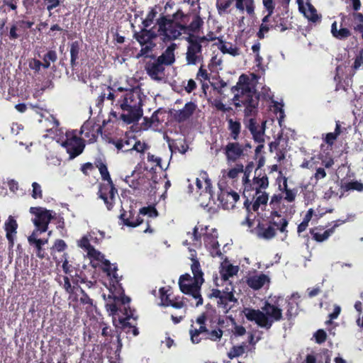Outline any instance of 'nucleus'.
I'll return each instance as SVG.
<instances>
[{"mask_svg":"<svg viewBox=\"0 0 363 363\" xmlns=\"http://www.w3.org/2000/svg\"><path fill=\"white\" fill-rule=\"evenodd\" d=\"M203 20L198 13H184L178 10L172 18L162 16L157 21L158 33L164 41L179 38L182 33L189 35L191 32L199 33L203 26Z\"/></svg>","mask_w":363,"mask_h":363,"instance_id":"obj_1","label":"nucleus"},{"mask_svg":"<svg viewBox=\"0 0 363 363\" xmlns=\"http://www.w3.org/2000/svg\"><path fill=\"white\" fill-rule=\"evenodd\" d=\"M232 92L238 91L233 97L236 107H244L245 116H255L259 101V95L250 87L248 77L242 74L240 76L235 86L231 88Z\"/></svg>","mask_w":363,"mask_h":363,"instance_id":"obj_2","label":"nucleus"},{"mask_svg":"<svg viewBox=\"0 0 363 363\" xmlns=\"http://www.w3.org/2000/svg\"><path fill=\"white\" fill-rule=\"evenodd\" d=\"M191 261V269L194 277H191L189 274L182 275L179 279V286L183 294L191 296L196 300L195 306L198 307L203 304L201 287L204 282L203 273L199 260L192 258Z\"/></svg>","mask_w":363,"mask_h":363,"instance_id":"obj_3","label":"nucleus"},{"mask_svg":"<svg viewBox=\"0 0 363 363\" xmlns=\"http://www.w3.org/2000/svg\"><path fill=\"white\" fill-rule=\"evenodd\" d=\"M191 261V269L194 277H191L189 274L182 275L179 279V286L183 294L191 296L196 300L195 306L198 307L203 304L201 287L204 282L203 273L199 260L192 258Z\"/></svg>","mask_w":363,"mask_h":363,"instance_id":"obj_4","label":"nucleus"},{"mask_svg":"<svg viewBox=\"0 0 363 363\" xmlns=\"http://www.w3.org/2000/svg\"><path fill=\"white\" fill-rule=\"evenodd\" d=\"M242 312L247 320L255 321L258 326L266 330H269L274 322L283 319L282 309L276 303L272 304L268 301L264 303L262 311L245 308Z\"/></svg>","mask_w":363,"mask_h":363,"instance_id":"obj_5","label":"nucleus"},{"mask_svg":"<svg viewBox=\"0 0 363 363\" xmlns=\"http://www.w3.org/2000/svg\"><path fill=\"white\" fill-rule=\"evenodd\" d=\"M117 105L123 111L120 118L127 125L138 122L143 116L142 99L133 90L127 91L118 100Z\"/></svg>","mask_w":363,"mask_h":363,"instance_id":"obj_6","label":"nucleus"},{"mask_svg":"<svg viewBox=\"0 0 363 363\" xmlns=\"http://www.w3.org/2000/svg\"><path fill=\"white\" fill-rule=\"evenodd\" d=\"M133 37L141 46V49L137 55L138 58L147 57L156 46L154 40L157 35L152 28L148 29L143 27L139 31L135 30Z\"/></svg>","mask_w":363,"mask_h":363,"instance_id":"obj_7","label":"nucleus"},{"mask_svg":"<svg viewBox=\"0 0 363 363\" xmlns=\"http://www.w3.org/2000/svg\"><path fill=\"white\" fill-rule=\"evenodd\" d=\"M196 33L191 32L189 35L184 38L187 42L186 62L189 65H196L203 61L202 54L203 45L196 38Z\"/></svg>","mask_w":363,"mask_h":363,"instance_id":"obj_8","label":"nucleus"},{"mask_svg":"<svg viewBox=\"0 0 363 363\" xmlns=\"http://www.w3.org/2000/svg\"><path fill=\"white\" fill-rule=\"evenodd\" d=\"M140 215H148L150 217L157 216V211L154 206L143 207L139 212L135 210H130L128 212L123 211L120 215V219L122 220L123 225L129 227H136L143 223V219Z\"/></svg>","mask_w":363,"mask_h":363,"instance_id":"obj_9","label":"nucleus"},{"mask_svg":"<svg viewBox=\"0 0 363 363\" xmlns=\"http://www.w3.org/2000/svg\"><path fill=\"white\" fill-rule=\"evenodd\" d=\"M29 211L31 214L35 216L33 222L37 230H39L40 233L46 232L50 220L53 219L55 216H52V211L38 206L30 207ZM54 214L56 213H55Z\"/></svg>","mask_w":363,"mask_h":363,"instance_id":"obj_10","label":"nucleus"},{"mask_svg":"<svg viewBox=\"0 0 363 363\" xmlns=\"http://www.w3.org/2000/svg\"><path fill=\"white\" fill-rule=\"evenodd\" d=\"M106 182V183L99 184L97 195L99 198L104 201L107 209L111 211L115 205L118 189L115 186L113 180Z\"/></svg>","mask_w":363,"mask_h":363,"instance_id":"obj_11","label":"nucleus"},{"mask_svg":"<svg viewBox=\"0 0 363 363\" xmlns=\"http://www.w3.org/2000/svg\"><path fill=\"white\" fill-rule=\"evenodd\" d=\"M67 139L62 142V145L69 154V160H73L81 155L85 147L84 140L77 135L69 136L67 133Z\"/></svg>","mask_w":363,"mask_h":363,"instance_id":"obj_12","label":"nucleus"},{"mask_svg":"<svg viewBox=\"0 0 363 363\" xmlns=\"http://www.w3.org/2000/svg\"><path fill=\"white\" fill-rule=\"evenodd\" d=\"M223 152L228 162H235L240 159L244 158L243 149L241 143L237 141L229 142L223 148Z\"/></svg>","mask_w":363,"mask_h":363,"instance_id":"obj_13","label":"nucleus"},{"mask_svg":"<svg viewBox=\"0 0 363 363\" xmlns=\"http://www.w3.org/2000/svg\"><path fill=\"white\" fill-rule=\"evenodd\" d=\"M145 71L148 76L153 80L160 81L164 76V65L157 59L149 61L145 64Z\"/></svg>","mask_w":363,"mask_h":363,"instance_id":"obj_14","label":"nucleus"},{"mask_svg":"<svg viewBox=\"0 0 363 363\" xmlns=\"http://www.w3.org/2000/svg\"><path fill=\"white\" fill-rule=\"evenodd\" d=\"M134 313L135 309H131L130 308H127L125 307V312L123 313V315L125 317L119 318L118 321L121 329L125 331L126 333H132L134 336H137L139 334L138 329L128 322L130 318L134 320L138 318L137 316H134Z\"/></svg>","mask_w":363,"mask_h":363,"instance_id":"obj_15","label":"nucleus"},{"mask_svg":"<svg viewBox=\"0 0 363 363\" xmlns=\"http://www.w3.org/2000/svg\"><path fill=\"white\" fill-rule=\"evenodd\" d=\"M101 133V128L91 121H85L81 127L80 134L87 138L89 143L96 141L99 134Z\"/></svg>","mask_w":363,"mask_h":363,"instance_id":"obj_16","label":"nucleus"},{"mask_svg":"<svg viewBox=\"0 0 363 363\" xmlns=\"http://www.w3.org/2000/svg\"><path fill=\"white\" fill-rule=\"evenodd\" d=\"M239 199L240 195L233 191H222L218 195V200L225 209H233Z\"/></svg>","mask_w":363,"mask_h":363,"instance_id":"obj_17","label":"nucleus"},{"mask_svg":"<svg viewBox=\"0 0 363 363\" xmlns=\"http://www.w3.org/2000/svg\"><path fill=\"white\" fill-rule=\"evenodd\" d=\"M196 108L197 106L194 102H187L182 109L176 111L174 118L179 123L184 122L194 114Z\"/></svg>","mask_w":363,"mask_h":363,"instance_id":"obj_18","label":"nucleus"},{"mask_svg":"<svg viewBox=\"0 0 363 363\" xmlns=\"http://www.w3.org/2000/svg\"><path fill=\"white\" fill-rule=\"evenodd\" d=\"M227 130L229 133V138L237 141L241 133L242 125L239 118H226Z\"/></svg>","mask_w":363,"mask_h":363,"instance_id":"obj_19","label":"nucleus"},{"mask_svg":"<svg viewBox=\"0 0 363 363\" xmlns=\"http://www.w3.org/2000/svg\"><path fill=\"white\" fill-rule=\"evenodd\" d=\"M256 233L258 238L264 240H271L276 236L277 232L272 225L259 222L256 228Z\"/></svg>","mask_w":363,"mask_h":363,"instance_id":"obj_20","label":"nucleus"},{"mask_svg":"<svg viewBox=\"0 0 363 363\" xmlns=\"http://www.w3.org/2000/svg\"><path fill=\"white\" fill-rule=\"evenodd\" d=\"M177 45L174 43H171L157 59L164 66L172 65L175 62L174 50Z\"/></svg>","mask_w":363,"mask_h":363,"instance_id":"obj_21","label":"nucleus"},{"mask_svg":"<svg viewBox=\"0 0 363 363\" xmlns=\"http://www.w3.org/2000/svg\"><path fill=\"white\" fill-rule=\"evenodd\" d=\"M87 255L91 259L101 262L104 265L102 268L103 271L106 272L107 275H111V262L109 260L105 259L104 255L96 250L94 247L92 249L89 250Z\"/></svg>","mask_w":363,"mask_h":363,"instance_id":"obj_22","label":"nucleus"},{"mask_svg":"<svg viewBox=\"0 0 363 363\" xmlns=\"http://www.w3.org/2000/svg\"><path fill=\"white\" fill-rule=\"evenodd\" d=\"M323 226H318L311 228L309 230L310 234L312 235L313 240L317 242H323L327 240L330 235L333 234V228H328L323 233L318 232V230H323Z\"/></svg>","mask_w":363,"mask_h":363,"instance_id":"obj_23","label":"nucleus"},{"mask_svg":"<svg viewBox=\"0 0 363 363\" xmlns=\"http://www.w3.org/2000/svg\"><path fill=\"white\" fill-rule=\"evenodd\" d=\"M267 281H269V277L264 274H261L259 275L252 276L248 278L247 280V284L254 290H258L261 289Z\"/></svg>","mask_w":363,"mask_h":363,"instance_id":"obj_24","label":"nucleus"},{"mask_svg":"<svg viewBox=\"0 0 363 363\" xmlns=\"http://www.w3.org/2000/svg\"><path fill=\"white\" fill-rule=\"evenodd\" d=\"M306 6L307 9H306L303 5L300 6V11L303 13L304 16L308 18V21L313 23L317 22L320 17L317 13L316 9L311 3H306Z\"/></svg>","mask_w":363,"mask_h":363,"instance_id":"obj_25","label":"nucleus"},{"mask_svg":"<svg viewBox=\"0 0 363 363\" xmlns=\"http://www.w3.org/2000/svg\"><path fill=\"white\" fill-rule=\"evenodd\" d=\"M340 187V198H342L346 191L351 190H356L357 191H363V184L358 181H352L345 183L341 182Z\"/></svg>","mask_w":363,"mask_h":363,"instance_id":"obj_26","label":"nucleus"},{"mask_svg":"<svg viewBox=\"0 0 363 363\" xmlns=\"http://www.w3.org/2000/svg\"><path fill=\"white\" fill-rule=\"evenodd\" d=\"M94 165L98 168L103 181L106 182L112 180L108 170L107 164L104 159L101 157L96 158L94 160Z\"/></svg>","mask_w":363,"mask_h":363,"instance_id":"obj_27","label":"nucleus"},{"mask_svg":"<svg viewBox=\"0 0 363 363\" xmlns=\"http://www.w3.org/2000/svg\"><path fill=\"white\" fill-rule=\"evenodd\" d=\"M70 65L72 69L78 65L80 53V43L78 40L72 42L70 44Z\"/></svg>","mask_w":363,"mask_h":363,"instance_id":"obj_28","label":"nucleus"},{"mask_svg":"<svg viewBox=\"0 0 363 363\" xmlns=\"http://www.w3.org/2000/svg\"><path fill=\"white\" fill-rule=\"evenodd\" d=\"M208 332V329L206 328V325H200L199 328H195L194 325H191L189 330L191 342L194 344L199 343L202 340V338L200 337V335L204 334L206 336Z\"/></svg>","mask_w":363,"mask_h":363,"instance_id":"obj_29","label":"nucleus"},{"mask_svg":"<svg viewBox=\"0 0 363 363\" xmlns=\"http://www.w3.org/2000/svg\"><path fill=\"white\" fill-rule=\"evenodd\" d=\"M238 300L235 298L233 293V289L232 288L229 291L228 288H225V290L223 291L220 300L218 301V306H223V308H226L229 302L236 303Z\"/></svg>","mask_w":363,"mask_h":363,"instance_id":"obj_30","label":"nucleus"},{"mask_svg":"<svg viewBox=\"0 0 363 363\" xmlns=\"http://www.w3.org/2000/svg\"><path fill=\"white\" fill-rule=\"evenodd\" d=\"M331 33L334 38L338 40H345L351 35L350 30L347 28L337 29V24L334 21L331 26Z\"/></svg>","mask_w":363,"mask_h":363,"instance_id":"obj_31","label":"nucleus"},{"mask_svg":"<svg viewBox=\"0 0 363 363\" xmlns=\"http://www.w3.org/2000/svg\"><path fill=\"white\" fill-rule=\"evenodd\" d=\"M238 269V266H234L233 264H228L226 267H223L220 270L222 279L228 281L230 277L237 274Z\"/></svg>","mask_w":363,"mask_h":363,"instance_id":"obj_32","label":"nucleus"},{"mask_svg":"<svg viewBox=\"0 0 363 363\" xmlns=\"http://www.w3.org/2000/svg\"><path fill=\"white\" fill-rule=\"evenodd\" d=\"M261 174H259L257 177H255L253 179V184L252 185L255 186L253 189L256 190V194L259 193L260 189H266L269 185L268 177L266 174L260 177Z\"/></svg>","mask_w":363,"mask_h":363,"instance_id":"obj_33","label":"nucleus"},{"mask_svg":"<svg viewBox=\"0 0 363 363\" xmlns=\"http://www.w3.org/2000/svg\"><path fill=\"white\" fill-rule=\"evenodd\" d=\"M254 167L253 162H250L247 164V165L245 167V168H243V172L244 176L242 177V183L245 186L244 191H248L249 188H251L252 184L250 183V174L252 172Z\"/></svg>","mask_w":363,"mask_h":363,"instance_id":"obj_34","label":"nucleus"},{"mask_svg":"<svg viewBox=\"0 0 363 363\" xmlns=\"http://www.w3.org/2000/svg\"><path fill=\"white\" fill-rule=\"evenodd\" d=\"M245 347L246 345L245 342H242L240 345L233 346L227 354L228 357L233 359L242 355L245 352Z\"/></svg>","mask_w":363,"mask_h":363,"instance_id":"obj_35","label":"nucleus"},{"mask_svg":"<svg viewBox=\"0 0 363 363\" xmlns=\"http://www.w3.org/2000/svg\"><path fill=\"white\" fill-rule=\"evenodd\" d=\"M22 4L27 13L31 12L35 8L40 10L43 9L41 0H23Z\"/></svg>","mask_w":363,"mask_h":363,"instance_id":"obj_36","label":"nucleus"},{"mask_svg":"<svg viewBox=\"0 0 363 363\" xmlns=\"http://www.w3.org/2000/svg\"><path fill=\"white\" fill-rule=\"evenodd\" d=\"M298 303L294 301H288L286 305V318L291 320L298 314Z\"/></svg>","mask_w":363,"mask_h":363,"instance_id":"obj_37","label":"nucleus"},{"mask_svg":"<svg viewBox=\"0 0 363 363\" xmlns=\"http://www.w3.org/2000/svg\"><path fill=\"white\" fill-rule=\"evenodd\" d=\"M171 291L170 287L166 288V287H162L159 290L160 293V298L161 299V303L160 306L166 307V303H169L172 299L170 298L171 293L169 292Z\"/></svg>","mask_w":363,"mask_h":363,"instance_id":"obj_38","label":"nucleus"},{"mask_svg":"<svg viewBox=\"0 0 363 363\" xmlns=\"http://www.w3.org/2000/svg\"><path fill=\"white\" fill-rule=\"evenodd\" d=\"M219 50L224 54H230L233 56H236L239 55V49L236 46H233L231 43H228L226 44H223L220 45Z\"/></svg>","mask_w":363,"mask_h":363,"instance_id":"obj_39","label":"nucleus"},{"mask_svg":"<svg viewBox=\"0 0 363 363\" xmlns=\"http://www.w3.org/2000/svg\"><path fill=\"white\" fill-rule=\"evenodd\" d=\"M223 335V332L220 328L214 329L212 330H209L207 333L204 339L210 340L213 342H216L220 340Z\"/></svg>","mask_w":363,"mask_h":363,"instance_id":"obj_40","label":"nucleus"},{"mask_svg":"<svg viewBox=\"0 0 363 363\" xmlns=\"http://www.w3.org/2000/svg\"><path fill=\"white\" fill-rule=\"evenodd\" d=\"M196 33V38L203 43V46L206 47L208 45L209 42L214 41L217 39L216 34L213 31H210L206 35H199Z\"/></svg>","mask_w":363,"mask_h":363,"instance_id":"obj_41","label":"nucleus"},{"mask_svg":"<svg viewBox=\"0 0 363 363\" xmlns=\"http://www.w3.org/2000/svg\"><path fill=\"white\" fill-rule=\"evenodd\" d=\"M18 224L15 218L12 216H9L4 223V230L6 234L10 231L13 230L14 229H18Z\"/></svg>","mask_w":363,"mask_h":363,"instance_id":"obj_42","label":"nucleus"},{"mask_svg":"<svg viewBox=\"0 0 363 363\" xmlns=\"http://www.w3.org/2000/svg\"><path fill=\"white\" fill-rule=\"evenodd\" d=\"M149 148V145L145 143L141 142L139 140H137L135 138V140H133V145L131 146V149H133V151H136L139 153H144L146 150Z\"/></svg>","mask_w":363,"mask_h":363,"instance_id":"obj_43","label":"nucleus"},{"mask_svg":"<svg viewBox=\"0 0 363 363\" xmlns=\"http://www.w3.org/2000/svg\"><path fill=\"white\" fill-rule=\"evenodd\" d=\"M157 13V12L155 9L152 8L142 22L143 27L148 28L152 24Z\"/></svg>","mask_w":363,"mask_h":363,"instance_id":"obj_44","label":"nucleus"},{"mask_svg":"<svg viewBox=\"0 0 363 363\" xmlns=\"http://www.w3.org/2000/svg\"><path fill=\"white\" fill-rule=\"evenodd\" d=\"M282 223H276L274 221V220H269V224L272 225L274 228H276V230H279L281 233H285L286 235L288 233V230H286V227L289 224V222L286 219H281Z\"/></svg>","mask_w":363,"mask_h":363,"instance_id":"obj_45","label":"nucleus"},{"mask_svg":"<svg viewBox=\"0 0 363 363\" xmlns=\"http://www.w3.org/2000/svg\"><path fill=\"white\" fill-rule=\"evenodd\" d=\"M43 4V9L46 6V9L51 13L52 10L60 6L62 1L61 0H41Z\"/></svg>","mask_w":363,"mask_h":363,"instance_id":"obj_46","label":"nucleus"},{"mask_svg":"<svg viewBox=\"0 0 363 363\" xmlns=\"http://www.w3.org/2000/svg\"><path fill=\"white\" fill-rule=\"evenodd\" d=\"M79 290L81 294V297L79 298L80 303L82 305H86L91 308L93 306V299H91L81 287H79Z\"/></svg>","mask_w":363,"mask_h":363,"instance_id":"obj_47","label":"nucleus"},{"mask_svg":"<svg viewBox=\"0 0 363 363\" xmlns=\"http://www.w3.org/2000/svg\"><path fill=\"white\" fill-rule=\"evenodd\" d=\"M31 196L34 199H43V190L41 186L38 182H33L32 184Z\"/></svg>","mask_w":363,"mask_h":363,"instance_id":"obj_48","label":"nucleus"},{"mask_svg":"<svg viewBox=\"0 0 363 363\" xmlns=\"http://www.w3.org/2000/svg\"><path fill=\"white\" fill-rule=\"evenodd\" d=\"M67 247L66 242L62 239H57L55 241L53 246L50 248L51 254L53 251L59 252L65 251Z\"/></svg>","mask_w":363,"mask_h":363,"instance_id":"obj_49","label":"nucleus"},{"mask_svg":"<svg viewBox=\"0 0 363 363\" xmlns=\"http://www.w3.org/2000/svg\"><path fill=\"white\" fill-rule=\"evenodd\" d=\"M276 26L262 23L259 26L257 36L259 39L264 38L265 33L269 32L271 28H275Z\"/></svg>","mask_w":363,"mask_h":363,"instance_id":"obj_50","label":"nucleus"},{"mask_svg":"<svg viewBox=\"0 0 363 363\" xmlns=\"http://www.w3.org/2000/svg\"><path fill=\"white\" fill-rule=\"evenodd\" d=\"M243 172V165L242 164H237L234 168L230 169L227 176L230 179L236 178L240 173Z\"/></svg>","mask_w":363,"mask_h":363,"instance_id":"obj_51","label":"nucleus"},{"mask_svg":"<svg viewBox=\"0 0 363 363\" xmlns=\"http://www.w3.org/2000/svg\"><path fill=\"white\" fill-rule=\"evenodd\" d=\"M314 337L315 339V342L318 344H322L326 341L327 339V333L323 329L318 330L314 333Z\"/></svg>","mask_w":363,"mask_h":363,"instance_id":"obj_52","label":"nucleus"},{"mask_svg":"<svg viewBox=\"0 0 363 363\" xmlns=\"http://www.w3.org/2000/svg\"><path fill=\"white\" fill-rule=\"evenodd\" d=\"M16 236H17V229H14L13 230L10 231L6 234V238L8 240L9 250L13 249Z\"/></svg>","mask_w":363,"mask_h":363,"instance_id":"obj_53","label":"nucleus"},{"mask_svg":"<svg viewBox=\"0 0 363 363\" xmlns=\"http://www.w3.org/2000/svg\"><path fill=\"white\" fill-rule=\"evenodd\" d=\"M133 140H135V137L128 138L125 135L123 138V143H124V152H132L133 149H131V146L133 145Z\"/></svg>","mask_w":363,"mask_h":363,"instance_id":"obj_54","label":"nucleus"},{"mask_svg":"<svg viewBox=\"0 0 363 363\" xmlns=\"http://www.w3.org/2000/svg\"><path fill=\"white\" fill-rule=\"evenodd\" d=\"M244 206L247 211L248 213H250L251 211H257L259 210V208L260 206V205L256 201H255L253 202V203L252 204L250 201H249V199H246L245 202H244Z\"/></svg>","mask_w":363,"mask_h":363,"instance_id":"obj_55","label":"nucleus"},{"mask_svg":"<svg viewBox=\"0 0 363 363\" xmlns=\"http://www.w3.org/2000/svg\"><path fill=\"white\" fill-rule=\"evenodd\" d=\"M167 306H172L174 308L179 309L184 306V303L182 300L175 298L166 303V307Z\"/></svg>","mask_w":363,"mask_h":363,"instance_id":"obj_56","label":"nucleus"},{"mask_svg":"<svg viewBox=\"0 0 363 363\" xmlns=\"http://www.w3.org/2000/svg\"><path fill=\"white\" fill-rule=\"evenodd\" d=\"M79 246L81 248L84 249L87 252H89V250L94 247V246L91 245L89 240L86 237H83L80 240Z\"/></svg>","mask_w":363,"mask_h":363,"instance_id":"obj_57","label":"nucleus"},{"mask_svg":"<svg viewBox=\"0 0 363 363\" xmlns=\"http://www.w3.org/2000/svg\"><path fill=\"white\" fill-rule=\"evenodd\" d=\"M62 269L65 274H69L71 270L69 269L71 265L69 264L68 262V255L67 253H64L62 256Z\"/></svg>","mask_w":363,"mask_h":363,"instance_id":"obj_58","label":"nucleus"},{"mask_svg":"<svg viewBox=\"0 0 363 363\" xmlns=\"http://www.w3.org/2000/svg\"><path fill=\"white\" fill-rule=\"evenodd\" d=\"M233 333L236 337L242 336L246 333V329L242 325H238L235 322H234Z\"/></svg>","mask_w":363,"mask_h":363,"instance_id":"obj_59","label":"nucleus"},{"mask_svg":"<svg viewBox=\"0 0 363 363\" xmlns=\"http://www.w3.org/2000/svg\"><path fill=\"white\" fill-rule=\"evenodd\" d=\"M253 139L255 142L258 143H264V130L259 129L254 133H252Z\"/></svg>","mask_w":363,"mask_h":363,"instance_id":"obj_60","label":"nucleus"},{"mask_svg":"<svg viewBox=\"0 0 363 363\" xmlns=\"http://www.w3.org/2000/svg\"><path fill=\"white\" fill-rule=\"evenodd\" d=\"M94 167H95L94 163L92 164L91 162H86L81 166L80 170L84 175L89 176V171L94 170Z\"/></svg>","mask_w":363,"mask_h":363,"instance_id":"obj_61","label":"nucleus"},{"mask_svg":"<svg viewBox=\"0 0 363 363\" xmlns=\"http://www.w3.org/2000/svg\"><path fill=\"white\" fill-rule=\"evenodd\" d=\"M36 250V256L40 259H44L47 257V253L45 252V250L43 247V245L37 244V242L33 245Z\"/></svg>","mask_w":363,"mask_h":363,"instance_id":"obj_62","label":"nucleus"},{"mask_svg":"<svg viewBox=\"0 0 363 363\" xmlns=\"http://www.w3.org/2000/svg\"><path fill=\"white\" fill-rule=\"evenodd\" d=\"M30 68L33 70L35 73H38L42 67V62L39 60L33 59L29 63Z\"/></svg>","mask_w":363,"mask_h":363,"instance_id":"obj_63","label":"nucleus"},{"mask_svg":"<svg viewBox=\"0 0 363 363\" xmlns=\"http://www.w3.org/2000/svg\"><path fill=\"white\" fill-rule=\"evenodd\" d=\"M16 23L19 28L26 30L31 28L34 24V22L30 21L19 20L16 22Z\"/></svg>","mask_w":363,"mask_h":363,"instance_id":"obj_64","label":"nucleus"}]
</instances>
